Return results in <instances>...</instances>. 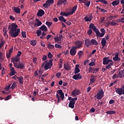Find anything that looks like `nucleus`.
Returning <instances> with one entry per match:
<instances>
[{
  "label": "nucleus",
  "mask_w": 124,
  "mask_h": 124,
  "mask_svg": "<svg viewBox=\"0 0 124 124\" xmlns=\"http://www.w3.org/2000/svg\"><path fill=\"white\" fill-rule=\"evenodd\" d=\"M18 28V25L15 23H12L10 25L8 28L9 30V33L11 35L12 37H17L19 35L20 32V29Z\"/></svg>",
  "instance_id": "f257e3e1"
},
{
  "label": "nucleus",
  "mask_w": 124,
  "mask_h": 124,
  "mask_svg": "<svg viewBox=\"0 0 124 124\" xmlns=\"http://www.w3.org/2000/svg\"><path fill=\"white\" fill-rule=\"evenodd\" d=\"M89 29H92L93 31L95 32L97 36H98L99 37H103L105 34V33H100V32H99V30H98V29L96 28V26H94L93 23H91L90 24Z\"/></svg>",
  "instance_id": "f03ea898"
},
{
  "label": "nucleus",
  "mask_w": 124,
  "mask_h": 124,
  "mask_svg": "<svg viewBox=\"0 0 124 124\" xmlns=\"http://www.w3.org/2000/svg\"><path fill=\"white\" fill-rule=\"evenodd\" d=\"M52 65H53V60H50L48 62H47L46 61H45L43 63H42L41 67H44L45 70H48V69H51Z\"/></svg>",
  "instance_id": "7ed1b4c3"
},
{
  "label": "nucleus",
  "mask_w": 124,
  "mask_h": 124,
  "mask_svg": "<svg viewBox=\"0 0 124 124\" xmlns=\"http://www.w3.org/2000/svg\"><path fill=\"white\" fill-rule=\"evenodd\" d=\"M60 94V95L58 94ZM56 98L57 99V101L58 103L61 102L62 100H63L64 99V93L62 92V90H59L57 91V93L56 94ZM62 99V100H61Z\"/></svg>",
  "instance_id": "20e7f679"
},
{
  "label": "nucleus",
  "mask_w": 124,
  "mask_h": 124,
  "mask_svg": "<svg viewBox=\"0 0 124 124\" xmlns=\"http://www.w3.org/2000/svg\"><path fill=\"white\" fill-rule=\"evenodd\" d=\"M103 96H104V92H103V90L102 89L98 90V93H97L96 94L97 99H102Z\"/></svg>",
  "instance_id": "39448f33"
},
{
  "label": "nucleus",
  "mask_w": 124,
  "mask_h": 124,
  "mask_svg": "<svg viewBox=\"0 0 124 124\" xmlns=\"http://www.w3.org/2000/svg\"><path fill=\"white\" fill-rule=\"evenodd\" d=\"M74 44L75 46L73 47L76 48V49H80L83 45V42L82 41H77L75 42Z\"/></svg>",
  "instance_id": "423d86ee"
},
{
  "label": "nucleus",
  "mask_w": 124,
  "mask_h": 124,
  "mask_svg": "<svg viewBox=\"0 0 124 124\" xmlns=\"http://www.w3.org/2000/svg\"><path fill=\"white\" fill-rule=\"evenodd\" d=\"M76 50H77V48H76V47H74V46H72L70 50V54L71 55V56H75V55H76V53H77Z\"/></svg>",
  "instance_id": "0eeeda50"
},
{
  "label": "nucleus",
  "mask_w": 124,
  "mask_h": 124,
  "mask_svg": "<svg viewBox=\"0 0 124 124\" xmlns=\"http://www.w3.org/2000/svg\"><path fill=\"white\" fill-rule=\"evenodd\" d=\"M93 17V15H90L86 16L84 17V20L85 22H92Z\"/></svg>",
  "instance_id": "6e6552de"
},
{
  "label": "nucleus",
  "mask_w": 124,
  "mask_h": 124,
  "mask_svg": "<svg viewBox=\"0 0 124 124\" xmlns=\"http://www.w3.org/2000/svg\"><path fill=\"white\" fill-rule=\"evenodd\" d=\"M55 42H57L58 44L62 43V34L59 35V37H54Z\"/></svg>",
  "instance_id": "1a4fd4ad"
},
{
  "label": "nucleus",
  "mask_w": 124,
  "mask_h": 124,
  "mask_svg": "<svg viewBox=\"0 0 124 124\" xmlns=\"http://www.w3.org/2000/svg\"><path fill=\"white\" fill-rule=\"evenodd\" d=\"M44 14H45V12H44V10H43V9H40L38 11L37 13V16L38 17H42V16L44 15Z\"/></svg>",
  "instance_id": "9d476101"
},
{
  "label": "nucleus",
  "mask_w": 124,
  "mask_h": 124,
  "mask_svg": "<svg viewBox=\"0 0 124 124\" xmlns=\"http://www.w3.org/2000/svg\"><path fill=\"white\" fill-rule=\"evenodd\" d=\"M73 79H74V80H81L82 76L80 74H75L73 76Z\"/></svg>",
  "instance_id": "9b49d317"
},
{
  "label": "nucleus",
  "mask_w": 124,
  "mask_h": 124,
  "mask_svg": "<svg viewBox=\"0 0 124 124\" xmlns=\"http://www.w3.org/2000/svg\"><path fill=\"white\" fill-rule=\"evenodd\" d=\"M80 93H81V92L80 91V90L77 89H75L72 92V95H74V96H76V95H79Z\"/></svg>",
  "instance_id": "f8f14e48"
},
{
  "label": "nucleus",
  "mask_w": 124,
  "mask_h": 124,
  "mask_svg": "<svg viewBox=\"0 0 124 124\" xmlns=\"http://www.w3.org/2000/svg\"><path fill=\"white\" fill-rule=\"evenodd\" d=\"M35 22L36 23L34 24V26L35 28L39 27L42 25V22L40 21V20H39L38 18L35 19Z\"/></svg>",
  "instance_id": "ddd939ff"
},
{
  "label": "nucleus",
  "mask_w": 124,
  "mask_h": 124,
  "mask_svg": "<svg viewBox=\"0 0 124 124\" xmlns=\"http://www.w3.org/2000/svg\"><path fill=\"white\" fill-rule=\"evenodd\" d=\"M84 44L87 48H89L92 45L91 40L89 39H86L85 40Z\"/></svg>",
  "instance_id": "4468645a"
},
{
  "label": "nucleus",
  "mask_w": 124,
  "mask_h": 124,
  "mask_svg": "<svg viewBox=\"0 0 124 124\" xmlns=\"http://www.w3.org/2000/svg\"><path fill=\"white\" fill-rule=\"evenodd\" d=\"M115 92L116 93L119 94V95H122V94H124L123 88H115Z\"/></svg>",
  "instance_id": "2eb2a0df"
},
{
  "label": "nucleus",
  "mask_w": 124,
  "mask_h": 124,
  "mask_svg": "<svg viewBox=\"0 0 124 124\" xmlns=\"http://www.w3.org/2000/svg\"><path fill=\"white\" fill-rule=\"evenodd\" d=\"M96 80V76L93 75H91V78H90V84H93Z\"/></svg>",
  "instance_id": "dca6fc26"
},
{
  "label": "nucleus",
  "mask_w": 124,
  "mask_h": 124,
  "mask_svg": "<svg viewBox=\"0 0 124 124\" xmlns=\"http://www.w3.org/2000/svg\"><path fill=\"white\" fill-rule=\"evenodd\" d=\"M63 67L65 70L68 71L71 69V66H70V64L67 63H64L63 65Z\"/></svg>",
  "instance_id": "f3484780"
},
{
  "label": "nucleus",
  "mask_w": 124,
  "mask_h": 124,
  "mask_svg": "<svg viewBox=\"0 0 124 124\" xmlns=\"http://www.w3.org/2000/svg\"><path fill=\"white\" fill-rule=\"evenodd\" d=\"M113 60L115 62H120L121 61V58L119 57V53L117 52L115 55V57L113 58Z\"/></svg>",
  "instance_id": "a211bd4d"
},
{
  "label": "nucleus",
  "mask_w": 124,
  "mask_h": 124,
  "mask_svg": "<svg viewBox=\"0 0 124 124\" xmlns=\"http://www.w3.org/2000/svg\"><path fill=\"white\" fill-rule=\"evenodd\" d=\"M20 61V57H18V56H16L14 57H13L12 58V60L11 62H19Z\"/></svg>",
  "instance_id": "6ab92c4d"
},
{
  "label": "nucleus",
  "mask_w": 124,
  "mask_h": 124,
  "mask_svg": "<svg viewBox=\"0 0 124 124\" xmlns=\"http://www.w3.org/2000/svg\"><path fill=\"white\" fill-rule=\"evenodd\" d=\"M123 77H124V71L123 70H121L119 72V73L117 75V78H122Z\"/></svg>",
  "instance_id": "aec40b11"
},
{
  "label": "nucleus",
  "mask_w": 124,
  "mask_h": 124,
  "mask_svg": "<svg viewBox=\"0 0 124 124\" xmlns=\"http://www.w3.org/2000/svg\"><path fill=\"white\" fill-rule=\"evenodd\" d=\"M14 11L17 13V14H20L21 13V10H20V8L17 7H14Z\"/></svg>",
  "instance_id": "412c9836"
},
{
  "label": "nucleus",
  "mask_w": 124,
  "mask_h": 124,
  "mask_svg": "<svg viewBox=\"0 0 124 124\" xmlns=\"http://www.w3.org/2000/svg\"><path fill=\"white\" fill-rule=\"evenodd\" d=\"M17 80H18V82L21 85L24 84V78L23 77H18V78H17Z\"/></svg>",
  "instance_id": "4be33fe9"
},
{
  "label": "nucleus",
  "mask_w": 124,
  "mask_h": 124,
  "mask_svg": "<svg viewBox=\"0 0 124 124\" xmlns=\"http://www.w3.org/2000/svg\"><path fill=\"white\" fill-rule=\"evenodd\" d=\"M77 5H76L75 6H74L71 10V12H70L69 13L70 15H73V14L74 13V12H75V11H76V10H77Z\"/></svg>",
  "instance_id": "5701e85b"
},
{
  "label": "nucleus",
  "mask_w": 124,
  "mask_h": 124,
  "mask_svg": "<svg viewBox=\"0 0 124 124\" xmlns=\"http://www.w3.org/2000/svg\"><path fill=\"white\" fill-rule=\"evenodd\" d=\"M40 30L42 31H47L48 29L47 27L45 25H42L41 27L39 28Z\"/></svg>",
  "instance_id": "b1692460"
},
{
  "label": "nucleus",
  "mask_w": 124,
  "mask_h": 124,
  "mask_svg": "<svg viewBox=\"0 0 124 124\" xmlns=\"http://www.w3.org/2000/svg\"><path fill=\"white\" fill-rule=\"evenodd\" d=\"M106 39H105V38H104L102 39L101 41V44L103 48H104V47H105V46H106Z\"/></svg>",
  "instance_id": "393cba45"
},
{
  "label": "nucleus",
  "mask_w": 124,
  "mask_h": 124,
  "mask_svg": "<svg viewBox=\"0 0 124 124\" xmlns=\"http://www.w3.org/2000/svg\"><path fill=\"white\" fill-rule=\"evenodd\" d=\"M75 104V102H73V101H70L69 103V107L70 108H71L72 109H73L74 108V105Z\"/></svg>",
  "instance_id": "a878e982"
},
{
  "label": "nucleus",
  "mask_w": 124,
  "mask_h": 124,
  "mask_svg": "<svg viewBox=\"0 0 124 124\" xmlns=\"http://www.w3.org/2000/svg\"><path fill=\"white\" fill-rule=\"evenodd\" d=\"M18 68H20V69H25V64H24L23 63H21L20 62H19Z\"/></svg>",
  "instance_id": "bb28decb"
},
{
  "label": "nucleus",
  "mask_w": 124,
  "mask_h": 124,
  "mask_svg": "<svg viewBox=\"0 0 124 124\" xmlns=\"http://www.w3.org/2000/svg\"><path fill=\"white\" fill-rule=\"evenodd\" d=\"M79 72H80V69H79V65H76L75 73V74H77V73H79Z\"/></svg>",
  "instance_id": "cd10ccee"
},
{
  "label": "nucleus",
  "mask_w": 124,
  "mask_h": 124,
  "mask_svg": "<svg viewBox=\"0 0 124 124\" xmlns=\"http://www.w3.org/2000/svg\"><path fill=\"white\" fill-rule=\"evenodd\" d=\"M91 45H98V43H97V41H96V40L95 39H92L91 40Z\"/></svg>",
  "instance_id": "c85d7f7f"
},
{
  "label": "nucleus",
  "mask_w": 124,
  "mask_h": 124,
  "mask_svg": "<svg viewBox=\"0 0 124 124\" xmlns=\"http://www.w3.org/2000/svg\"><path fill=\"white\" fill-rule=\"evenodd\" d=\"M60 15L61 16H65V17H67V16H69V15H70V14H69V13H66L64 12H61L60 13Z\"/></svg>",
  "instance_id": "c756f323"
},
{
  "label": "nucleus",
  "mask_w": 124,
  "mask_h": 124,
  "mask_svg": "<svg viewBox=\"0 0 124 124\" xmlns=\"http://www.w3.org/2000/svg\"><path fill=\"white\" fill-rule=\"evenodd\" d=\"M119 3H120V0H114L112 2V5L113 6H117Z\"/></svg>",
  "instance_id": "7c9ffc66"
},
{
  "label": "nucleus",
  "mask_w": 124,
  "mask_h": 124,
  "mask_svg": "<svg viewBox=\"0 0 124 124\" xmlns=\"http://www.w3.org/2000/svg\"><path fill=\"white\" fill-rule=\"evenodd\" d=\"M59 21H61V22H63V23L66 22V20L64 18V17H63L62 16H59Z\"/></svg>",
  "instance_id": "2f4dec72"
},
{
  "label": "nucleus",
  "mask_w": 124,
  "mask_h": 124,
  "mask_svg": "<svg viewBox=\"0 0 124 124\" xmlns=\"http://www.w3.org/2000/svg\"><path fill=\"white\" fill-rule=\"evenodd\" d=\"M103 64H108V58L107 57H105L103 59Z\"/></svg>",
  "instance_id": "473e14b6"
},
{
  "label": "nucleus",
  "mask_w": 124,
  "mask_h": 124,
  "mask_svg": "<svg viewBox=\"0 0 124 124\" xmlns=\"http://www.w3.org/2000/svg\"><path fill=\"white\" fill-rule=\"evenodd\" d=\"M30 44L32 46H35V45H36V41L35 40H31L30 42Z\"/></svg>",
  "instance_id": "72a5a7b5"
},
{
  "label": "nucleus",
  "mask_w": 124,
  "mask_h": 124,
  "mask_svg": "<svg viewBox=\"0 0 124 124\" xmlns=\"http://www.w3.org/2000/svg\"><path fill=\"white\" fill-rule=\"evenodd\" d=\"M46 2L48 5V6H50V4H53V3H54V0H47Z\"/></svg>",
  "instance_id": "f704fd0d"
},
{
  "label": "nucleus",
  "mask_w": 124,
  "mask_h": 124,
  "mask_svg": "<svg viewBox=\"0 0 124 124\" xmlns=\"http://www.w3.org/2000/svg\"><path fill=\"white\" fill-rule=\"evenodd\" d=\"M47 46L49 49H54L55 48V46L50 43L48 44Z\"/></svg>",
  "instance_id": "c9c22d12"
},
{
  "label": "nucleus",
  "mask_w": 124,
  "mask_h": 124,
  "mask_svg": "<svg viewBox=\"0 0 124 124\" xmlns=\"http://www.w3.org/2000/svg\"><path fill=\"white\" fill-rule=\"evenodd\" d=\"M109 24L111 26H117V25H118V23L116 22V20H113L109 22Z\"/></svg>",
  "instance_id": "e433bc0d"
},
{
  "label": "nucleus",
  "mask_w": 124,
  "mask_h": 124,
  "mask_svg": "<svg viewBox=\"0 0 124 124\" xmlns=\"http://www.w3.org/2000/svg\"><path fill=\"white\" fill-rule=\"evenodd\" d=\"M113 64H114V62L109 63L108 64V65L106 67V68H107V69H110V68H111V67H112Z\"/></svg>",
  "instance_id": "4c0bfd02"
},
{
  "label": "nucleus",
  "mask_w": 124,
  "mask_h": 124,
  "mask_svg": "<svg viewBox=\"0 0 124 124\" xmlns=\"http://www.w3.org/2000/svg\"><path fill=\"white\" fill-rule=\"evenodd\" d=\"M107 114L108 115H114V114H116V111H108L106 112Z\"/></svg>",
  "instance_id": "58836bf2"
},
{
  "label": "nucleus",
  "mask_w": 124,
  "mask_h": 124,
  "mask_svg": "<svg viewBox=\"0 0 124 124\" xmlns=\"http://www.w3.org/2000/svg\"><path fill=\"white\" fill-rule=\"evenodd\" d=\"M17 86V84L16 83V82H14L12 85L11 87V89H12V90H14V89H15V88H16V86Z\"/></svg>",
  "instance_id": "ea45409f"
},
{
  "label": "nucleus",
  "mask_w": 124,
  "mask_h": 124,
  "mask_svg": "<svg viewBox=\"0 0 124 124\" xmlns=\"http://www.w3.org/2000/svg\"><path fill=\"white\" fill-rule=\"evenodd\" d=\"M93 29L90 28V29L87 31V34L88 35H92V34L93 33Z\"/></svg>",
  "instance_id": "a19ab883"
},
{
  "label": "nucleus",
  "mask_w": 124,
  "mask_h": 124,
  "mask_svg": "<svg viewBox=\"0 0 124 124\" xmlns=\"http://www.w3.org/2000/svg\"><path fill=\"white\" fill-rule=\"evenodd\" d=\"M52 24H53L52 23V22L46 21V26H47L48 28H50V27H51V26H52Z\"/></svg>",
  "instance_id": "79ce46f5"
},
{
  "label": "nucleus",
  "mask_w": 124,
  "mask_h": 124,
  "mask_svg": "<svg viewBox=\"0 0 124 124\" xmlns=\"http://www.w3.org/2000/svg\"><path fill=\"white\" fill-rule=\"evenodd\" d=\"M62 4H63V0H59L58 1V5H59V6H60V5H62Z\"/></svg>",
  "instance_id": "37998d69"
},
{
  "label": "nucleus",
  "mask_w": 124,
  "mask_h": 124,
  "mask_svg": "<svg viewBox=\"0 0 124 124\" xmlns=\"http://www.w3.org/2000/svg\"><path fill=\"white\" fill-rule=\"evenodd\" d=\"M78 59H80L81 58V56H82V55H83V51H79L78 53Z\"/></svg>",
  "instance_id": "c03bdc74"
},
{
  "label": "nucleus",
  "mask_w": 124,
  "mask_h": 124,
  "mask_svg": "<svg viewBox=\"0 0 124 124\" xmlns=\"http://www.w3.org/2000/svg\"><path fill=\"white\" fill-rule=\"evenodd\" d=\"M21 35L23 38H26L27 37V35L26 34V31H22Z\"/></svg>",
  "instance_id": "a18cd8bd"
},
{
  "label": "nucleus",
  "mask_w": 124,
  "mask_h": 124,
  "mask_svg": "<svg viewBox=\"0 0 124 124\" xmlns=\"http://www.w3.org/2000/svg\"><path fill=\"white\" fill-rule=\"evenodd\" d=\"M42 33V32L41 30H38L36 31V34H37V36H40V35Z\"/></svg>",
  "instance_id": "49530a36"
},
{
  "label": "nucleus",
  "mask_w": 124,
  "mask_h": 124,
  "mask_svg": "<svg viewBox=\"0 0 124 124\" xmlns=\"http://www.w3.org/2000/svg\"><path fill=\"white\" fill-rule=\"evenodd\" d=\"M16 74V71H11L10 72V76H13V75H15Z\"/></svg>",
  "instance_id": "de8ad7c7"
},
{
  "label": "nucleus",
  "mask_w": 124,
  "mask_h": 124,
  "mask_svg": "<svg viewBox=\"0 0 124 124\" xmlns=\"http://www.w3.org/2000/svg\"><path fill=\"white\" fill-rule=\"evenodd\" d=\"M94 68L92 67L91 66L89 67V70L88 71L89 73H92L93 72Z\"/></svg>",
  "instance_id": "09e8293b"
},
{
  "label": "nucleus",
  "mask_w": 124,
  "mask_h": 124,
  "mask_svg": "<svg viewBox=\"0 0 124 124\" xmlns=\"http://www.w3.org/2000/svg\"><path fill=\"white\" fill-rule=\"evenodd\" d=\"M90 4H91V1H87L86 2H85L84 5H86L87 7H89Z\"/></svg>",
  "instance_id": "8fccbe9b"
},
{
  "label": "nucleus",
  "mask_w": 124,
  "mask_h": 124,
  "mask_svg": "<svg viewBox=\"0 0 124 124\" xmlns=\"http://www.w3.org/2000/svg\"><path fill=\"white\" fill-rule=\"evenodd\" d=\"M55 48H59V49H62V46H61V45H60L58 44H55Z\"/></svg>",
  "instance_id": "3c124183"
},
{
  "label": "nucleus",
  "mask_w": 124,
  "mask_h": 124,
  "mask_svg": "<svg viewBox=\"0 0 124 124\" xmlns=\"http://www.w3.org/2000/svg\"><path fill=\"white\" fill-rule=\"evenodd\" d=\"M14 66H15V67H16V68H19V63H18V62H14Z\"/></svg>",
  "instance_id": "603ef678"
},
{
  "label": "nucleus",
  "mask_w": 124,
  "mask_h": 124,
  "mask_svg": "<svg viewBox=\"0 0 124 124\" xmlns=\"http://www.w3.org/2000/svg\"><path fill=\"white\" fill-rule=\"evenodd\" d=\"M47 57L49 59H52V57H53V55L52 54V53H51L50 52H49L47 54Z\"/></svg>",
  "instance_id": "864d4df0"
},
{
  "label": "nucleus",
  "mask_w": 124,
  "mask_h": 124,
  "mask_svg": "<svg viewBox=\"0 0 124 124\" xmlns=\"http://www.w3.org/2000/svg\"><path fill=\"white\" fill-rule=\"evenodd\" d=\"M5 42L4 41L1 40V43H0V49L4 45Z\"/></svg>",
  "instance_id": "5fc2aeb1"
},
{
  "label": "nucleus",
  "mask_w": 124,
  "mask_h": 124,
  "mask_svg": "<svg viewBox=\"0 0 124 124\" xmlns=\"http://www.w3.org/2000/svg\"><path fill=\"white\" fill-rule=\"evenodd\" d=\"M98 70H99V68H94L93 73H96V72H98Z\"/></svg>",
  "instance_id": "6e6d98bb"
},
{
  "label": "nucleus",
  "mask_w": 124,
  "mask_h": 124,
  "mask_svg": "<svg viewBox=\"0 0 124 124\" xmlns=\"http://www.w3.org/2000/svg\"><path fill=\"white\" fill-rule=\"evenodd\" d=\"M61 75H62V73H57L56 74V77H57V78H60L61 77Z\"/></svg>",
  "instance_id": "4d7b16f0"
},
{
  "label": "nucleus",
  "mask_w": 124,
  "mask_h": 124,
  "mask_svg": "<svg viewBox=\"0 0 124 124\" xmlns=\"http://www.w3.org/2000/svg\"><path fill=\"white\" fill-rule=\"evenodd\" d=\"M46 60H47V55H44L42 58V61H43L44 62H45Z\"/></svg>",
  "instance_id": "13d9d810"
},
{
  "label": "nucleus",
  "mask_w": 124,
  "mask_h": 124,
  "mask_svg": "<svg viewBox=\"0 0 124 124\" xmlns=\"http://www.w3.org/2000/svg\"><path fill=\"white\" fill-rule=\"evenodd\" d=\"M11 95H8L7 97H5V100H9V99H10V98H11Z\"/></svg>",
  "instance_id": "bf43d9fd"
},
{
  "label": "nucleus",
  "mask_w": 124,
  "mask_h": 124,
  "mask_svg": "<svg viewBox=\"0 0 124 124\" xmlns=\"http://www.w3.org/2000/svg\"><path fill=\"white\" fill-rule=\"evenodd\" d=\"M89 65L90 66H93V65H95V63L94 62H91L89 64Z\"/></svg>",
  "instance_id": "052dcab7"
},
{
  "label": "nucleus",
  "mask_w": 124,
  "mask_h": 124,
  "mask_svg": "<svg viewBox=\"0 0 124 124\" xmlns=\"http://www.w3.org/2000/svg\"><path fill=\"white\" fill-rule=\"evenodd\" d=\"M34 76L35 77H37V76H38V70H36L34 72Z\"/></svg>",
  "instance_id": "680f3d73"
},
{
  "label": "nucleus",
  "mask_w": 124,
  "mask_h": 124,
  "mask_svg": "<svg viewBox=\"0 0 124 124\" xmlns=\"http://www.w3.org/2000/svg\"><path fill=\"white\" fill-rule=\"evenodd\" d=\"M43 6L46 8V7H47V6H49V5H48V3H47V2H46L45 3L43 4Z\"/></svg>",
  "instance_id": "e2e57ef3"
},
{
  "label": "nucleus",
  "mask_w": 124,
  "mask_h": 124,
  "mask_svg": "<svg viewBox=\"0 0 124 124\" xmlns=\"http://www.w3.org/2000/svg\"><path fill=\"white\" fill-rule=\"evenodd\" d=\"M113 103H115V101L113 99H111L109 100V104H113Z\"/></svg>",
  "instance_id": "0e129e2a"
},
{
  "label": "nucleus",
  "mask_w": 124,
  "mask_h": 124,
  "mask_svg": "<svg viewBox=\"0 0 124 124\" xmlns=\"http://www.w3.org/2000/svg\"><path fill=\"white\" fill-rule=\"evenodd\" d=\"M95 111V109H94V108H92L90 109V113H94Z\"/></svg>",
  "instance_id": "69168bd1"
},
{
  "label": "nucleus",
  "mask_w": 124,
  "mask_h": 124,
  "mask_svg": "<svg viewBox=\"0 0 124 124\" xmlns=\"http://www.w3.org/2000/svg\"><path fill=\"white\" fill-rule=\"evenodd\" d=\"M9 18L10 20H13V21H14V20H15V17H14L13 16H10Z\"/></svg>",
  "instance_id": "338daca9"
},
{
  "label": "nucleus",
  "mask_w": 124,
  "mask_h": 124,
  "mask_svg": "<svg viewBox=\"0 0 124 124\" xmlns=\"http://www.w3.org/2000/svg\"><path fill=\"white\" fill-rule=\"evenodd\" d=\"M120 2H121V4H123L122 6H123V8H124V0H121Z\"/></svg>",
  "instance_id": "774afa93"
}]
</instances>
